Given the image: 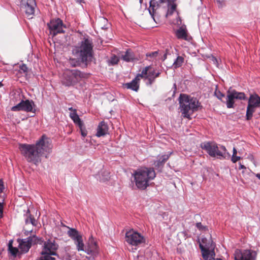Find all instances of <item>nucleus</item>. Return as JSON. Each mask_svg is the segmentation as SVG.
Masks as SVG:
<instances>
[{"instance_id":"1","label":"nucleus","mask_w":260,"mask_h":260,"mask_svg":"<svg viewBox=\"0 0 260 260\" xmlns=\"http://www.w3.org/2000/svg\"><path fill=\"white\" fill-rule=\"evenodd\" d=\"M93 44L91 39L84 37L73 47V54L82 63L91 61L93 56Z\"/></svg>"},{"instance_id":"2","label":"nucleus","mask_w":260,"mask_h":260,"mask_svg":"<svg viewBox=\"0 0 260 260\" xmlns=\"http://www.w3.org/2000/svg\"><path fill=\"white\" fill-rule=\"evenodd\" d=\"M155 176V172L151 168H142L137 170L133 174L136 185L141 190L145 189L149 185V181L153 180Z\"/></svg>"},{"instance_id":"3","label":"nucleus","mask_w":260,"mask_h":260,"mask_svg":"<svg viewBox=\"0 0 260 260\" xmlns=\"http://www.w3.org/2000/svg\"><path fill=\"white\" fill-rule=\"evenodd\" d=\"M179 104L182 116L187 118H190V115L198 110L199 106V101L196 98H191L184 94H180Z\"/></svg>"},{"instance_id":"4","label":"nucleus","mask_w":260,"mask_h":260,"mask_svg":"<svg viewBox=\"0 0 260 260\" xmlns=\"http://www.w3.org/2000/svg\"><path fill=\"white\" fill-rule=\"evenodd\" d=\"M201 147L212 157L221 159L225 158L226 154L230 155L224 146H218L214 142H204L201 144Z\"/></svg>"},{"instance_id":"5","label":"nucleus","mask_w":260,"mask_h":260,"mask_svg":"<svg viewBox=\"0 0 260 260\" xmlns=\"http://www.w3.org/2000/svg\"><path fill=\"white\" fill-rule=\"evenodd\" d=\"M19 149L27 161L32 162L36 165L41 162V156L42 155L39 153L38 149L37 148L35 144H20Z\"/></svg>"},{"instance_id":"6","label":"nucleus","mask_w":260,"mask_h":260,"mask_svg":"<svg viewBox=\"0 0 260 260\" xmlns=\"http://www.w3.org/2000/svg\"><path fill=\"white\" fill-rule=\"evenodd\" d=\"M87 77V74L76 69L66 70L62 75V83L66 86H74Z\"/></svg>"},{"instance_id":"7","label":"nucleus","mask_w":260,"mask_h":260,"mask_svg":"<svg viewBox=\"0 0 260 260\" xmlns=\"http://www.w3.org/2000/svg\"><path fill=\"white\" fill-rule=\"evenodd\" d=\"M246 99V95L244 92H238L230 87L226 91V101L225 102L228 108H233L234 103L237 100Z\"/></svg>"},{"instance_id":"8","label":"nucleus","mask_w":260,"mask_h":260,"mask_svg":"<svg viewBox=\"0 0 260 260\" xmlns=\"http://www.w3.org/2000/svg\"><path fill=\"white\" fill-rule=\"evenodd\" d=\"M35 145L38 149L39 153L46 157L52 151L51 141L45 135H43Z\"/></svg>"},{"instance_id":"9","label":"nucleus","mask_w":260,"mask_h":260,"mask_svg":"<svg viewBox=\"0 0 260 260\" xmlns=\"http://www.w3.org/2000/svg\"><path fill=\"white\" fill-rule=\"evenodd\" d=\"M260 107V97L256 94L250 95L246 109V119L250 120L256 108Z\"/></svg>"},{"instance_id":"10","label":"nucleus","mask_w":260,"mask_h":260,"mask_svg":"<svg viewBox=\"0 0 260 260\" xmlns=\"http://www.w3.org/2000/svg\"><path fill=\"white\" fill-rule=\"evenodd\" d=\"M160 74L159 71L156 72L151 66H147L142 70L139 75L140 78L147 80L146 82L147 85L151 86L154 82L156 78L158 77Z\"/></svg>"},{"instance_id":"11","label":"nucleus","mask_w":260,"mask_h":260,"mask_svg":"<svg viewBox=\"0 0 260 260\" xmlns=\"http://www.w3.org/2000/svg\"><path fill=\"white\" fill-rule=\"evenodd\" d=\"M42 242V238L33 235L26 239L18 240L19 247L22 252L26 253L28 251L32 245L41 243Z\"/></svg>"},{"instance_id":"12","label":"nucleus","mask_w":260,"mask_h":260,"mask_svg":"<svg viewBox=\"0 0 260 260\" xmlns=\"http://www.w3.org/2000/svg\"><path fill=\"white\" fill-rule=\"evenodd\" d=\"M125 240L129 244L136 246L145 242L144 237L133 230H131L126 233Z\"/></svg>"},{"instance_id":"13","label":"nucleus","mask_w":260,"mask_h":260,"mask_svg":"<svg viewBox=\"0 0 260 260\" xmlns=\"http://www.w3.org/2000/svg\"><path fill=\"white\" fill-rule=\"evenodd\" d=\"M256 253L252 250L237 249L234 252L235 260H256Z\"/></svg>"},{"instance_id":"14","label":"nucleus","mask_w":260,"mask_h":260,"mask_svg":"<svg viewBox=\"0 0 260 260\" xmlns=\"http://www.w3.org/2000/svg\"><path fill=\"white\" fill-rule=\"evenodd\" d=\"M58 245L54 240H48L45 242L41 251L42 256L51 255V256L57 255L56 251Z\"/></svg>"},{"instance_id":"15","label":"nucleus","mask_w":260,"mask_h":260,"mask_svg":"<svg viewBox=\"0 0 260 260\" xmlns=\"http://www.w3.org/2000/svg\"><path fill=\"white\" fill-rule=\"evenodd\" d=\"M34 107L35 104L32 101H29L28 100L25 101L22 100L16 106L12 107L11 110L13 111H19L21 110L27 112H34Z\"/></svg>"},{"instance_id":"16","label":"nucleus","mask_w":260,"mask_h":260,"mask_svg":"<svg viewBox=\"0 0 260 260\" xmlns=\"http://www.w3.org/2000/svg\"><path fill=\"white\" fill-rule=\"evenodd\" d=\"M84 251L89 255H91L93 257L97 256L99 253V246L96 241L91 236L85 246Z\"/></svg>"},{"instance_id":"17","label":"nucleus","mask_w":260,"mask_h":260,"mask_svg":"<svg viewBox=\"0 0 260 260\" xmlns=\"http://www.w3.org/2000/svg\"><path fill=\"white\" fill-rule=\"evenodd\" d=\"M48 26L50 33L52 34L53 36H55L58 33H63L64 32L63 29L66 28L63 25L62 20L59 18L51 20L48 24Z\"/></svg>"},{"instance_id":"18","label":"nucleus","mask_w":260,"mask_h":260,"mask_svg":"<svg viewBox=\"0 0 260 260\" xmlns=\"http://www.w3.org/2000/svg\"><path fill=\"white\" fill-rule=\"evenodd\" d=\"M35 0H22L21 7L24 9L27 17L31 18L35 13Z\"/></svg>"},{"instance_id":"19","label":"nucleus","mask_w":260,"mask_h":260,"mask_svg":"<svg viewBox=\"0 0 260 260\" xmlns=\"http://www.w3.org/2000/svg\"><path fill=\"white\" fill-rule=\"evenodd\" d=\"M215 245H212L211 246H207L205 247L203 246L202 245H200V248L201 250L202 256L204 260H212L215 255L214 249Z\"/></svg>"},{"instance_id":"20","label":"nucleus","mask_w":260,"mask_h":260,"mask_svg":"<svg viewBox=\"0 0 260 260\" xmlns=\"http://www.w3.org/2000/svg\"><path fill=\"white\" fill-rule=\"evenodd\" d=\"M25 225L24 228V233L25 235L27 236L28 234L32 233L33 231L32 229H27V226L28 225V224H31L34 226H37L38 224V221L30 214L29 210H27V213L25 215Z\"/></svg>"},{"instance_id":"21","label":"nucleus","mask_w":260,"mask_h":260,"mask_svg":"<svg viewBox=\"0 0 260 260\" xmlns=\"http://www.w3.org/2000/svg\"><path fill=\"white\" fill-rule=\"evenodd\" d=\"M140 80L139 75L138 74L131 82L123 84V87L125 88L129 89L137 92L139 89Z\"/></svg>"},{"instance_id":"22","label":"nucleus","mask_w":260,"mask_h":260,"mask_svg":"<svg viewBox=\"0 0 260 260\" xmlns=\"http://www.w3.org/2000/svg\"><path fill=\"white\" fill-rule=\"evenodd\" d=\"M108 126L105 121H102L100 122L96 128V136L101 137L106 135L108 133Z\"/></svg>"},{"instance_id":"23","label":"nucleus","mask_w":260,"mask_h":260,"mask_svg":"<svg viewBox=\"0 0 260 260\" xmlns=\"http://www.w3.org/2000/svg\"><path fill=\"white\" fill-rule=\"evenodd\" d=\"M121 58L126 62H133L138 60V58L131 49L127 50L124 54L121 55Z\"/></svg>"},{"instance_id":"24","label":"nucleus","mask_w":260,"mask_h":260,"mask_svg":"<svg viewBox=\"0 0 260 260\" xmlns=\"http://www.w3.org/2000/svg\"><path fill=\"white\" fill-rule=\"evenodd\" d=\"M159 7L160 6L159 3L156 0H151L150 1L148 11L150 15L151 16L152 18L153 19L154 21H155L154 18V15L156 14V11Z\"/></svg>"},{"instance_id":"25","label":"nucleus","mask_w":260,"mask_h":260,"mask_svg":"<svg viewBox=\"0 0 260 260\" xmlns=\"http://www.w3.org/2000/svg\"><path fill=\"white\" fill-rule=\"evenodd\" d=\"M176 36L178 39L188 40L187 30L185 26H181L175 32Z\"/></svg>"},{"instance_id":"26","label":"nucleus","mask_w":260,"mask_h":260,"mask_svg":"<svg viewBox=\"0 0 260 260\" xmlns=\"http://www.w3.org/2000/svg\"><path fill=\"white\" fill-rule=\"evenodd\" d=\"M172 152L164 154L158 156V160L154 162V165L156 167L159 168L162 167L166 161L169 158Z\"/></svg>"},{"instance_id":"27","label":"nucleus","mask_w":260,"mask_h":260,"mask_svg":"<svg viewBox=\"0 0 260 260\" xmlns=\"http://www.w3.org/2000/svg\"><path fill=\"white\" fill-rule=\"evenodd\" d=\"M74 244L76 246V248L78 251H83L85 249V245L83 242L82 236L79 237L78 238L74 240Z\"/></svg>"},{"instance_id":"28","label":"nucleus","mask_w":260,"mask_h":260,"mask_svg":"<svg viewBox=\"0 0 260 260\" xmlns=\"http://www.w3.org/2000/svg\"><path fill=\"white\" fill-rule=\"evenodd\" d=\"M70 117L74 121V122L77 124L78 126H81V125L83 124L82 121L77 113L76 110H74V112H71L70 113Z\"/></svg>"},{"instance_id":"29","label":"nucleus","mask_w":260,"mask_h":260,"mask_svg":"<svg viewBox=\"0 0 260 260\" xmlns=\"http://www.w3.org/2000/svg\"><path fill=\"white\" fill-rule=\"evenodd\" d=\"M69 230L68 231V235L73 240V241L82 235L79 234L78 231L75 229L69 228Z\"/></svg>"},{"instance_id":"30","label":"nucleus","mask_w":260,"mask_h":260,"mask_svg":"<svg viewBox=\"0 0 260 260\" xmlns=\"http://www.w3.org/2000/svg\"><path fill=\"white\" fill-rule=\"evenodd\" d=\"M184 58L181 56H178L174 61L173 64V67L175 69L180 67L184 62Z\"/></svg>"},{"instance_id":"31","label":"nucleus","mask_w":260,"mask_h":260,"mask_svg":"<svg viewBox=\"0 0 260 260\" xmlns=\"http://www.w3.org/2000/svg\"><path fill=\"white\" fill-rule=\"evenodd\" d=\"M168 9L166 14V17L169 15H172L176 9V5L174 3L171 4V2H170L169 5V3L168 4Z\"/></svg>"},{"instance_id":"32","label":"nucleus","mask_w":260,"mask_h":260,"mask_svg":"<svg viewBox=\"0 0 260 260\" xmlns=\"http://www.w3.org/2000/svg\"><path fill=\"white\" fill-rule=\"evenodd\" d=\"M202 245L203 246H206V245H207V246H210L211 245H215V243H213V241L212 240V239L211 238L208 239L207 238H202V240H201V243H200L199 244V246L200 245Z\"/></svg>"},{"instance_id":"33","label":"nucleus","mask_w":260,"mask_h":260,"mask_svg":"<svg viewBox=\"0 0 260 260\" xmlns=\"http://www.w3.org/2000/svg\"><path fill=\"white\" fill-rule=\"evenodd\" d=\"M119 61V58L115 55H113L108 60V63L109 66H114L117 64Z\"/></svg>"},{"instance_id":"34","label":"nucleus","mask_w":260,"mask_h":260,"mask_svg":"<svg viewBox=\"0 0 260 260\" xmlns=\"http://www.w3.org/2000/svg\"><path fill=\"white\" fill-rule=\"evenodd\" d=\"M9 250L11 254L14 256H16L18 252V249L16 247H13L11 242L9 243Z\"/></svg>"},{"instance_id":"35","label":"nucleus","mask_w":260,"mask_h":260,"mask_svg":"<svg viewBox=\"0 0 260 260\" xmlns=\"http://www.w3.org/2000/svg\"><path fill=\"white\" fill-rule=\"evenodd\" d=\"M80 59L77 60L75 58H70L69 60V63L71 66L75 67L80 64Z\"/></svg>"},{"instance_id":"36","label":"nucleus","mask_w":260,"mask_h":260,"mask_svg":"<svg viewBox=\"0 0 260 260\" xmlns=\"http://www.w3.org/2000/svg\"><path fill=\"white\" fill-rule=\"evenodd\" d=\"M214 95L217 97L218 99L222 101V102H224L222 101V98L225 96L224 94L221 93L219 90H216L214 92Z\"/></svg>"},{"instance_id":"37","label":"nucleus","mask_w":260,"mask_h":260,"mask_svg":"<svg viewBox=\"0 0 260 260\" xmlns=\"http://www.w3.org/2000/svg\"><path fill=\"white\" fill-rule=\"evenodd\" d=\"M83 124L81 125V126H79V127H80V131H81V134L82 136L83 137H85L87 136V131L86 130V129L85 128L83 127Z\"/></svg>"},{"instance_id":"38","label":"nucleus","mask_w":260,"mask_h":260,"mask_svg":"<svg viewBox=\"0 0 260 260\" xmlns=\"http://www.w3.org/2000/svg\"><path fill=\"white\" fill-rule=\"evenodd\" d=\"M158 51H154L151 53H147L146 56L150 58H155L158 55Z\"/></svg>"},{"instance_id":"39","label":"nucleus","mask_w":260,"mask_h":260,"mask_svg":"<svg viewBox=\"0 0 260 260\" xmlns=\"http://www.w3.org/2000/svg\"><path fill=\"white\" fill-rule=\"evenodd\" d=\"M20 70L24 73L27 72V67L26 64H23L19 67Z\"/></svg>"},{"instance_id":"40","label":"nucleus","mask_w":260,"mask_h":260,"mask_svg":"<svg viewBox=\"0 0 260 260\" xmlns=\"http://www.w3.org/2000/svg\"><path fill=\"white\" fill-rule=\"evenodd\" d=\"M240 159V156H238L237 155H232L231 160L233 162L235 163Z\"/></svg>"},{"instance_id":"41","label":"nucleus","mask_w":260,"mask_h":260,"mask_svg":"<svg viewBox=\"0 0 260 260\" xmlns=\"http://www.w3.org/2000/svg\"><path fill=\"white\" fill-rule=\"evenodd\" d=\"M174 0H159L158 1H157V2H158L159 4V6H160V5L161 4H164V3H168V4L169 3V5L170 4V2H171L172 1H173Z\"/></svg>"},{"instance_id":"42","label":"nucleus","mask_w":260,"mask_h":260,"mask_svg":"<svg viewBox=\"0 0 260 260\" xmlns=\"http://www.w3.org/2000/svg\"><path fill=\"white\" fill-rule=\"evenodd\" d=\"M196 227L200 230H202L205 229V227L202 224L201 222L197 223Z\"/></svg>"},{"instance_id":"43","label":"nucleus","mask_w":260,"mask_h":260,"mask_svg":"<svg viewBox=\"0 0 260 260\" xmlns=\"http://www.w3.org/2000/svg\"><path fill=\"white\" fill-rule=\"evenodd\" d=\"M63 259V260H71V257L69 253H67L64 255Z\"/></svg>"},{"instance_id":"44","label":"nucleus","mask_w":260,"mask_h":260,"mask_svg":"<svg viewBox=\"0 0 260 260\" xmlns=\"http://www.w3.org/2000/svg\"><path fill=\"white\" fill-rule=\"evenodd\" d=\"M3 204L0 203V218L3 216Z\"/></svg>"},{"instance_id":"45","label":"nucleus","mask_w":260,"mask_h":260,"mask_svg":"<svg viewBox=\"0 0 260 260\" xmlns=\"http://www.w3.org/2000/svg\"><path fill=\"white\" fill-rule=\"evenodd\" d=\"M4 189L3 182L2 180L0 179V194L3 192Z\"/></svg>"},{"instance_id":"46","label":"nucleus","mask_w":260,"mask_h":260,"mask_svg":"<svg viewBox=\"0 0 260 260\" xmlns=\"http://www.w3.org/2000/svg\"><path fill=\"white\" fill-rule=\"evenodd\" d=\"M240 170L243 169L246 170V168L243 165H242L241 163H239V168Z\"/></svg>"},{"instance_id":"47","label":"nucleus","mask_w":260,"mask_h":260,"mask_svg":"<svg viewBox=\"0 0 260 260\" xmlns=\"http://www.w3.org/2000/svg\"><path fill=\"white\" fill-rule=\"evenodd\" d=\"M233 151V153L232 155H236V154L237 153V151L235 147H234Z\"/></svg>"},{"instance_id":"48","label":"nucleus","mask_w":260,"mask_h":260,"mask_svg":"<svg viewBox=\"0 0 260 260\" xmlns=\"http://www.w3.org/2000/svg\"><path fill=\"white\" fill-rule=\"evenodd\" d=\"M77 3H84V0H75Z\"/></svg>"},{"instance_id":"49","label":"nucleus","mask_w":260,"mask_h":260,"mask_svg":"<svg viewBox=\"0 0 260 260\" xmlns=\"http://www.w3.org/2000/svg\"><path fill=\"white\" fill-rule=\"evenodd\" d=\"M102 21L104 22V23H105V22H108V20L107 19H105V18H102Z\"/></svg>"},{"instance_id":"50","label":"nucleus","mask_w":260,"mask_h":260,"mask_svg":"<svg viewBox=\"0 0 260 260\" xmlns=\"http://www.w3.org/2000/svg\"><path fill=\"white\" fill-rule=\"evenodd\" d=\"M69 110L71 111H72V112H74V110H75V109H73L72 107H70L69 108Z\"/></svg>"},{"instance_id":"51","label":"nucleus","mask_w":260,"mask_h":260,"mask_svg":"<svg viewBox=\"0 0 260 260\" xmlns=\"http://www.w3.org/2000/svg\"><path fill=\"white\" fill-rule=\"evenodd\" d=\"M256 177L258 178L259 179H260V173H258V174H256Z\"/></svg>"},{"instance_id":"52","label":"nucleus","mask_w":260,"mask_h":260,"mask_svg":"<svg viewBox=\"0 0 260 260\" xmlns=\"http://www.w3.org/2000/svg\"><path fill=\"white\" fill-rule=\"evenodd\" d=\"M3 86V84L2 83V82H0V87H2Z\"/></svg>"}]
</instances>
